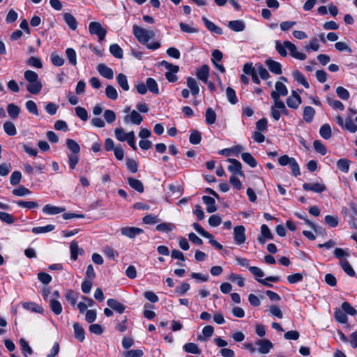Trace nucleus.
Segmentation results:
<instances>
[{
	"label": "nucleus",
	"instance_id": "1",
	"mask_svg": "<svg viewBox=\"0 0 357 357\" xmlns=\"http://www.w3.org/2000/svg\"><path fill=\"white\" fill-rule=\"evenodd\" d=\"M24 79L28 82L26 90L31 94H38L42 89V84L39 80L38 75L31 70H27L24 73Z\"/></svg>",
	"mask_w": 357,
	"mask_h": 357
},
{
	"label": "nucleus",
	"instance_id": "2",
	"mask_svg": "<svg viewBox=\"0 0 357 357\" xmlns=\"http://www.w3.org/2000/svg\"><path fill=\"white\" fill-rule=\"evenodd\" d=\"M132 33L137 40L142 44H146L149 40L155 36V32L147 30L136 24L132 26Z\"/></svg>",
	"mask_w": 357,
	"mask_h": 357
},
{
	"label": "nucleus",
	"instance_id": "3",
	"mask_svg": "<svg viewBox=\"0 0 357 357\" xmlns=\"http://www.w3.org/2000/svg\"><path fill=\"white\" fill-rule=\"evenodd\" d=\"M89 31L91 35H96L98 37L99 41L103 40L107 33V30L98 22H90Z\"/></svg>",
	"mask_w": 357,
	"mask_h": 357
},
{
	"label": "nucleus",
	"instance_id": "4",
	"mask_svg": "<svg viewBox=\"0 0 357 357\" xmlns=\"http://www.w3.org/2000/svg\"><path fill=\"white\" fill-rule=\"evenodd\" d=\"M275 90L271 93V96L275 101H280V96H286L288 94V89L282 82H277L275 84Z\"/></svg>",
	"mask_w": 357,
	"mask_h": 357
},
{
	"label": "nucleus",
	"instance_id": "5",
	"mask_svg": "<svg viewBox=\"0 0 357 357\" xmlns=\"http://www.w3.org/2000/svg\"><path fill=\"white\" fill-rule=\"evenodd\" d=\"M227 160L229 162H230V165L228 166L227 169L229 172L232 174V175L240 176L242 177L245 176V174L242 171V165L238 160L234 158H229Z\"/></svg>",
	"mask_w": 357,
	"mask_h": 357
},
{
	"label": "nucleus",
	"instance_id": "6",
	"mask_svg": "<svg viewBox=\"0 0 357 357\" xmlns=\"http://www.w3.org/2000/svg\"><path fill=\"white\" fill-rule=\"evenodd\" d=\"M234 240L236 244L239 245L245 242V228L243 225L236 226L234 228Z\"/></svg>",
	"mask_w": 357,
	"mask_h": 357
},
{
	"label": "nucleus",
	"instance_id": "7",
	"mask_svg": "<svg viewBox=\"0 0 357 357\" xmlns=\"http://www.w3.org/2000/svg\"><path fill=\"white\" fill-rule=\"evenodd\" d=\"M286 103L289 108L296 109L302 103V99L297 92L293 90L291 95L287 98Z\"/></svg>",
	"mask_w": 357,
	"mask_h": 357
},
{
	"label": "nucleus",
	"instance_id": "8",
	"mask_svg": "<svg viewBox=\"0 0 357 357\" xmlns=\"http://www.w3.org/2000/svg\"><path fill=\"white\" fill-rule=\"evenodd\" d=\"M284 47H286L287 48V50L289 52V54L293 58L296 59L300 61H303L307 58L305 54L298 52L297 50L296 46L291 42L286 40Z\"/></svg>",
	"mask_w": 357,
	"mask_h": 357
},
{
	"label": "nucleus",
	"instance_id": "9",
	"mask_svg": "<svg viewBox=\"0 0 357 357\" xmlns=\"http://www.w3.org/2000/svg\"><path fill=\"white\" fill-rule=\"evenodd\" d=\"M284 47H286L287 48V50L289 52V54L293 58L296 59L300 61H303L307 58L305 54L298 52L297 50L296 46L291 42L286 40Z\"/></svg>",
	"mask_w": 357,
	"mask_h": 357
},
{
	"label": "nucleus",
	"instance_id": "10",
	"mask_svg": "<svg viewBox=\"0 0 357 357\" xmlns=\"http://www.w3.org/2000/svg\"><path fill=\"white\" fill-rule=\"evenodd\" d=\"M143 121V116L136 110H132L130 114L123 118L125 123H132L139 125Z\"/></svg>",
	"mask_w": 357,
	"mask_h": 357
},
{
	"label": "nucleus",
	"instance_id": "11",
	"mask_svg": "<svg viewBox=\"0 0 357 357\" xmlns=\"http://www.w3.org/2000/svg\"><path fill=\"white\" fill-rule=\"evenodd\" d=\"M303 188L305 191H312L317 193H321L326 190V185L322 183H305Z\"/></svg>",
	"mask_w": 357,
	"mask_h": 357
},
{
	"label": "nucleus",
	"instance_id": "12",
	"mask_svg": "<svg viewBox=\"0 0 357 357\" xmlns=\"http://www.w3.org/2000/svg\"><path fill=\"white\" fill-rule=\"evenodd\" d=\"M143 232L142 229L135 227H125L121 229V234L130 238H133Z\"/></svg>",
	"mask_w": 357,
	"mask_h": 357
},
{
	"label": "nucleus",
	"instance_id": "13",
	"mask_svg": "<svg viewBox=\"0 0 357 357\" xmlns=\"http://www.w3.org/2000/svg\"><path fill=\"white\" fill-rule=\"evenodd\" d=\"M255 344L259 346L258 351L263 354H268L273 347L272 342L267 339L258 340Z\"/></svg>",
	"mask_w": 357,
	"mask_h": 357
},
{
	"label": "nucleus",
	"instance_id": "14",
	"mask_svg": "<svg viewBox=\"0 0 357 357\" xmlns=\"http://www.w3.org/2000/svg\"><path fill=\"white\" fill-rule=\"evenodd\" d=\"M273 238V236L268 226L266 225H262L261 226V236L257 237L258 242L261 244H264L266 239L271 240Z\"/></svg>",
	"mask_w": 357,
	"mask_h": 357
},
{
	"label": "nucleus",
	"instance_id": "15",
	"mask_svg": "<svg viewBox=\"0 0 357 357\" xmlns=\"http://www.w3.org/2000/svg\"><path fill=\"white\" fill-rule=\"evenodd\" d=\"M265 63L273 73L276 75L282 74V65L279 62L268 59L266 60Z\"/></svg>",
	"mask_w": 357,
	"mask_h": 357
},
{
	"label": "nucleus",
	"instance_id": "16",
	"mask_svg": "<svg viewBox=\"0 0 357 357\" xmlns=\"http://www.w3.org/2000/svg\"><path fill=\"white\" fill-rule=\"evenodd\" d=\"M97 70L102 77L111 79L114 77L112 69L104 63H100L97 66Z\"/></svg>",
	"mask_w": 357,
	"mask_h": 357
},
{
	"label": "nucleus",
	"instance_id": "17",
	"mask_svg": "<svg viewBox=\"0 0 357 357\" xmlns=\"http://www.w3.org/2000/svg\"><path fill=\"white\" fill-rule=\"evenodd\" d=\"M333 253L335 257L338 259L340 265L343 262L347 261V259L350 256L348 249L344 250L342 248H337L334 250Z\"/></svg>",
	"mask_w": 357,
	"mask_h": 357
},
{
	"label": "nucleus",
	"instance_id": "18",
	"mask_svg": "<svg viewBox=\"0 0 357 357\" xmlns=\"http://www.w3.org/2000/svg\"><path fill=\"white\" fill-rule=\"evenodd\" d=\"M197 77L204 83H207L209 77V67L207 65H203L197 70Z\"/></svg>",
	"mask_w": 357,
	"mask_h": 357
},
{
	"label": "nucleus",
	"instance_id": "19",
	"mask_svg": "<svg viewBox=\"0 0 357 357\" xmlns=\"http://www.w3.org/2000/svg\"><path fill=\"white\" fill-rule=\"evenodd\" d=\"M186 84L188 89H190L192 95L193 96H196L199 93V86L197 81L191 77L187 78Z\"/></svg>",
	"mask_w": 357,
	"mask_h": 357
},
{
	"label": "nucleus",
	"instance_id": "20",
	"mask_svg": "<svg viewBox=\"0 0 357 357\" xmlns=\"http://www.w3.org/2000/svg\"><path fill=\"white\" fill-rule=\"evenodd\" d=\"M107 304L110 308L119 314H122L126 309L125 305L114 298L108 299Z\"/></svg>",
	"mask_w": 357,
	"mask_h": 357
},
{
	"label": "nucleus",
	"instance_id": "21",
	"mask_svg": "<svg viewBox=\"0 0 357 357\" xmlns=\"http://www.w3.org/2000/svg\"><path fill=\"white\" fill-rule=\"evenodd\" d=\"M22 307L25 310L33 312H37L40 314H43L44 312V309L43 307L33 302H24L22 303Z\"/></svg>",
	"mask_w": 357,
	"mask_h": 357
},
{
	"label": "nucleus",
	"instance_id": "22",
	"mask_svg": "<svg viewBox=\"0 0 357 357\" xmlns=\"http://www.w3.org/2000/svg\"><path fill=\"white\" fill-rule=\"evenodd\" d=\"M202 22L204 23L206 27L211 32L218 35L222 34V30L220 27L215 25L213 22H211L206 17H202Z\"/></svg>",
	"mask_w": 357,
	"mask_h": 357
},
{
	"label": "nucleus",
	"instance_id": "23",
	"mask_svg": "<svg viewBox=\"0 0 357 357\" xmlns=\"http://www.w3.org/2000/svg\"><path fill=\"white\" fill-rule=\"evenodd\" d=\"M43 212L47 215H56L63 212L66 209L63 207H58L50 204H46L43 208Z\"/></svg>",
	"mask_w": 357,
	"mask_h": 357
},
{
	"label": "nucleus",
	"instance_id": "24",
	"mask_svg": "<svg viewBox=\"0 0 357 357\" xmlns=\"http://www.w3.org/2000/svg\"><path fill=\"white\" fill-rule=\"evenodd\" d=\"M292 76L295 81L298 84L303 85L305 89L310 88V84L305 77V75L298 70H294L292 73Z\"/></svg>",
	"mask_w": 357,
	"mask_h": 357
},
{
	"label": "nucleus",
	"instance_id": "25",
	"mask_svg": "<svg viewBox=\"0 0 357 357\" xmlns=\"http://www.w3.org/2000/svg\"><path fill=\"white\" fill-rule=\"evenodd\" d=\"M202 200L206 206V211L208 213H213L217 211L215 199L209 196H203Z\"/></svg>",
	"mask_w": 357,
	"mask_h": 357
},
{
	"label": "nucleus",
	"instance_id": "26",
	"mask_svg": "<svg viewBox=\"0 0 357 357\" xmlns=\"http://www.w3.org/2000/svg\"><path fill=\"white\" fill-rule=\"evenodd\" d=\"M228 26L235 32H240L245 29V24L242 20H231L229 22Z\"/></svg>",
	"mask_w": 357,
	"mask_h": 357
},
{
	"label": "nucleus",
	"instance_id": "27",
	"mask_svg": "<svg viewBox=\"0 0 357 357\" xmlns=\"http://www.w3.org/2000/svg\"><path fill=\"white\" fill-rule=\"evenodd\" d=\"M128 183L138 192L142 193L144 192V185L141 181L132 177H129L128 178Z\"/></svg>",
	"mask_w": 357,
	"mask_h": 357
},
{
	"label": "nucleus",
	"instance_id": "28",
	"mask_svg": "<svg viewBox=\"0 0 357 357\" xmlns=\"http://www.w3.org/2000/svg\"><path fill=\"white\" fill-rule=\"evenodd\" d=\"M63 20L70 29L74 31L77 29V21L72 14L68 13H64Z\"/></svg>",
	"mask_w": 357,
	"mask_h": 357
},
{
	"label": "nucleus",
	"instance_id": "29",
	"mask_svg": "<svg viewBox=\"0 0 357 357\" xmlns=\"http://www.w3.org/2000/svg\"><path fill=\"white\" fill-rule=\"evenodd\" d=\"M315 115V110L313 107L310 106H306L303 109V119L307 123H310L312 121Z\"/></svg>",
	"mask_w": 357,
	"mask_h": 357
},
{
	"label": "nucleus",
	"instance_id": "30",
	"mask_svg": "<svg viewBox=\"0 0 357 357\" xmlns=\"http://www.w3.org/2000/svg\"><path fill=\"white\" fill-rule=\"evenodd\" d=\"M75 337L80 342H82L85 339V332L84 328L78 324L75 323L73 324Z\"/></svg>",
	"mask_w": 357,
	"mask_h": 357
},
{
	"label": "nucleus",
	"instance_id": "31",
	"mask_svg": "<svg viewBox=\"0 0 357 357\" xmlns=\"http://www.w3.org/2000/svg\"><path fill=\"white\" fill-rule=\"evenodd\" d=\"M183 349L186 353L189 354H200L202 353V351L199 348L198 345L192 342L185 344L183 347Z\"/></svg>",
	"mask_w": 357,
	"mask_h": 357
},
{
	"label": "nucleus",
	"instance_id": "32",
	"mask_svg": "<svg viewBox=\"0 0 357 357\" xmlns=\"http://www.w3.org/2000/svg\"><path fill=\"white\" fill-rule=\"evenodd\" d=\"M342 213L349 216L354 220L357 219V206L354 203H350L348 208H343Z\"/></svg>",
	"mask_w": 357,
	"mask_h": 357
},
{
	"label": "nucleus",
	"instance_id": "33",
	"mask_svg": "<svg viewBox=\"0 0 357 357\" xmlns=\"http://www.w3.org/2000/svg\"><path fill=\"white\" fill-rule=\"evenodd\" d=\"M20 111V107L13 103L9 104L7 107L8 114L13 119H15L19 116Z\"/></svg>",
	"mask_w": 357,
	"mask_h": 357
},
{
	"label": "nucleus",
	"instance_id": "34",
	"mask_svg": "<svg viewBox=\"0 0 357 357\" xmlns=\"http://www.w3.org/2000/svg\"><path fill=\"white\" fill-rule=\"evenodd\" d=\"M147 90L153 94L158 95L159 93V89L157 82L153 78H148L146 81Z\"/></svg>",
	"mask_w": 357,
	"mask_h": 357
},
{
	"label": "nucleus",
	"instance_id": "35",
	"mask_svg": "<svg viewBox=\"0 0 357 357\" xmlns=\"http://www.w3.org/2000/svg\"><path fill=\"white\" fill-rule=\"evenodd\" d=\"M54 229L55 226L54 225H47L46 226L33 227L31 231L35 234H40L50 232Z\"/></svg>",
	"mask_w": 357,
	"mask_h": 357
},
{
	"label": "nucleus",
	"instance_id": "36",
	"mask_svg": "<svg viewBox=\"0 0 357 357\" xmlns=\"http://www.w3.org/2000/svg\"><path fill=\"white\" fill-rule=\"evenodd\" d=\"M116 81H117L119 85L122 88V89L123 91H127L129 90L130 86H129V84L128 82V79H127V77L124 74L119 73L116 76Z\"/></svg>",
	"mask_w": 357,
	"mask_h": 357
},
{
	"label": "nucleus",
	"instance_id": "37",
	"mask_svg": "<svg viewBox=\"0 0 357 357\" xmlns=\"http://www.w3.org/2000/svg\"><path fill=\"white\" fill-rule=\"evenodd\" d=\"M242 160L250 167L254 168L257 167V162L255 158L250 153H243L241 154Z\"/></svg>",
	"mask_w": 357,
	"mask_h": 357
},
{
	"label": "nucleus",
	"instance_id": "38",
	"mask_svg": "<svg viewBox=\"0 0 357 357\" xmlns=\"http://www.w3.org/2000/svg\"><path fill=\"white\" fill-rule=\"evenodd\" d=\"M319 135L325 139H328L331 137V128L328 123L322 125L319 129Z\"/></svg>",
	"mask_w": 357,
	"mask_h": 357
},
{
	"label": "nucleus",
	"instance_id": "39",
	"mask_svg": "<svg viewBox=\"0 0 357 357\" xmlns=\"http://www.w3.org/2000/svg\"><path fill=\"white\" fill-rule=\"evenodd\" d=\"M350 161L345 158L337 160V167L339 170L344 173H348L349 171Z\"/></svg>",
	"mask_w": 357,
	"mask_h": 357
},
{
	"label": "nucleus",
	"instance_id": "40",
	"mask_svg": "<svg viewBox=\"0 0 357 357\" xmlns=\"http://www.w3.org/2000/svg\"><path fill=\"white\" fill-rule=\"evenodd\" d=\"M66 146L73 153L78 154L80 152V146L74 139H67Z\"/></svg>",
	"mask_w": 357,
	"mask_h": 357
},
{
	"label": "nucleus",
	"instance_id": "41",
	"mask_svg": "<svg viewBox=\"0 0 357 357\" xmlns=\"http://www.w3.org/2000/svg\"><path fill=\"white\" fill-rule=\"evenodd\" d=\"M78 296H79L78 293L75 292L70 289L68 290L65 294V297H66V300L73 307L76 304L77 300L78 299Z\"/></svg>",
	"mask_w": 357,
	"mask_h": 357
},
{
	"label": "nucleus",
	"instance_id": "42",
	"mask_svg": "<svg viewBox=\"0 0 357 357\" xmlns=\"http://www.w3.org/2000/svg\"><path fill=\"white\" fill-rule=\"evenodd\" d=\"M206 123L208 125H212L215 123L216 121V114L215 111L209 107L206 110Z\"/></svg>",
	"mask_w": 357,
	"mask_h": 357
},
{
	"label": "nucleus",
	"instance_id": "43",
	"mask_svg": "<svg viewBox=\"0 0 357 357\" xmlns=\"http://www.w3.org/2000/svg\"><path fill=\"white\" fill-rule=\"evenodd\" d=\"M202 140L201 132L197 130H190L189 141L192 144H199Z\"/></svg>",
	"mask_w": 357,
	"mask_h": 357
},
{
	"label": "nucleus",
	"instance_id": "44",
	"mask_svg": "<svg viewBox=\"0 0 357 357\" xmlns=\"http://www.w3.org/2000/svg\"><path fill=\"white\" fill-rule=\"evenodd\" d=\"M155 229L158 231L168 233L175 229V225L169 222H163L158 225Z\"/></svg>",
	"mask_w": 357,
	"mask_h": 357
},
{
	"label": "nucleus",
	"instance_id": "45",
	"mask_svg": "<svg viewBox=\"0 0 357 357\" xmlns=\"http://www.w3.org/2000/svg\"><path fill=\"white\" fill-rule=\"evenodd\" d=\"M335 319L341 324H346L348 321V317L344 311L340 309H336L334 312Z\"/></svg>",
	"mask_w": 357,
	"mask_h": 357
},
{
	"label": "nucleus",
	"instance_id": "46",
	"mask_svg": "<svg viewBox=\"0 0 357 357\" xmlns=\"http://www.w3.org/2000/svg\"><path fill=\"white\" fill-rule=\"evenodd\" d=\"M3 130L9 136H14L17 134V130L15 125L10 121H6L3 123Z\"/></svg>",
	"mask_w": 357,
	"mask_h": 357
},
{
	"label": "nucleus",
	"instance_id": "47",
	"mask_svg": "<svg viewBox=\"0 0 357 357\" xmlns=\"http://www.w3.org/2000/svg\"><path fill=\"white\" fill-rule=\"evenodd\" d=\"M110 53L117 59H121L123 57V50L117 44H112L109 47Z\"/></svg>",
	"mask_w": 357,
	"mask_h": 357
},
{
	"label": "nucleus",
	"instance_id": "48",
	"mask_svg": "<svg viewBox=\"0 0 357 357\" xmlns=\"http://www.w3.org/2000/svg\"><path fill=\"white\" fill-rule=\"evenodd\" d=\"M50 305L52 311L55 314L59 315L62 312L63 307L59 301L54 299L51 300L50 302Z\"/></svg>",
	"mask_w": 357,
	"mask_h": 357
},
{
	"label": "nucleus",
	"instance_id": "49",
	"mask_svg": "<svg viewBox=\"0 0 357 357\" xmlns=\"http://www.w3.org/2000/svg\"><path fill=\"white\" fill-rule=\"evenodd\" d=\"M75 114L78 118H79L83 121H86L89 118L88 112L84 107H76L75 108Z\"/></svg>",
	"mask_w": 357,
	"mask_h": 357
},
{
	"label": "nucleus",
	"instance_id": "50",
	"mask_svg": "<svg viewBox=\"0 0 357 357\" xmlns=\"http://www.w3.org/2000/svg\"><path fill=\"white\" fill-rule=\"evenodd\" d=\"M20 344L21 346L22 353L24 355V356L26 357V356L32 354V353H33L32 349L31 348V347L29 345L27 342L24 338H21L20 340Z\"/></svg>",
	"mask_w": 357,
	"mask_h": 357
},
{
	"label": "nucleus",
	"instance_id": "51",
	"mask_svg": "<svg viewBox=\"0 0 357 357\" xmlns=\"http://www.w3.org/2000/svg\"><path fill=\"white\" fill-rule=\"evenodd\" d=\"M326 101L327 103L334 109H337L340 111H343L344 109V105L340 100H334L331 98H327Z\"/></svg>",
	"mask_w": 357,
	"mask_h": 357
},
{
	"label": "nucleus",
	"instance_id": "52",
	"mask_svg": "<svg viewBox=\"0 0 357 357\" xmlns=\"http://www.w3.org/2000/svg\"><path fill=\"white\" fill-rule=\"evenodd\" d=\"M26 64L29 66L40 69L43 68V63L38 57L31 56L27 61Z\"/></svg>",
	"mask_w": 357,
	"mask_h": 357
},
{
	"label": "nucleus",
	"instance_id": "53",
	"mask_svg": "<svg viewBox=\"0 0 357 357\" xmlns=\"http://www.w3.org/2000/svg\"><path fill=\"white\" fill-rule=\"evenodd\" d=\"M226 96L228 101L231 104L234 105L238 102V98L236 97V92L232 88L227 87L226 89Z\"/></svg>",
	"mask_w": 357,
	"mask_h": 357
},
{
	"label": "nucleus",
	"instance_id": "54",
	"mask_svg": "<svg viewBox=\"0 0 357 357\" xmlns=\"http://www.w3.org/2000/svg\"><path fill=\"white\" fill-rule=\"evenodd\" d=\"M66 56L69 61V63L73 66L77 64V54L74 49L67 48L66 50Z\"/></svg>",
	"mask_w": 357,
	"mask_h": 357
},
{
	"label": "nucleus",
	"instance_id": "55",
	"mask_svg": "<svg viewBox=\"0 0 357 357\" xmlns=\"http://www.w3.org/2000/svg\"><path fill=\"white\" fill-rule=\"evenodd\" d=\"M0 220L6 224L11 225L15 222V218L10 213L0 211Z\"/></svg>",
	"mask_w": 357,
	"mask_h": 357
},
{
	"label": "nucleus",
	"instance_id": "56",
	"mask_svg": "<svg viewBox=\"0 0 357 357\" xmlns=\"http://www.w3.org/2000/svg\"><path fill=\"white\" fill-rule=\"evenodd\" d=\"M325 223L331 227H335L339 223V218L337 215H326L324 218Z\"/></svg>",
	"mask_w": 357,
	"mask_h": 357
},
{
	"label": "nucleus",
	"instance_id": "57",
	"mask_svg": "<svg viewBox=\"0 0 357 357\" xmlns=\"http://www.w3.org/2000/svg\"><path fill=\"white\" fill-rule=\"evenodd\" d=\"M15 203L18 206L28 209L36 208L38 207V204L33 201H17Z\"/></svg>",
	"mask_w": 357,
	"mask_h": 357
},
{
	"label": "nucleus",
	"instance_id": "58",
	"mask_svg": "<svg viewBox=\"0 0 357 357\" xmlns=\"http://www.w3.org/2000/svg\"><path fill=\"white\" fill-rule=\"evenodd\" d=\"M105 94L107 97L111 100H116L118 98V92L116 89L112 85H108L105 89Z\"/></svg>",
	"mask_w": 357,
	"mask_h": 357
},
{
	"label": "nucleus",
	"instance_id": "59",
	"mask_svg": "<svg viewBox=\"0 0 357 357\" xmlns=\"http://www.w3.org/2000/svg\"><path fill=\"white\" fill-rule=\"evenodd\" d=\"M12 193L15 196L23 197L29 195L31 192L23 185H20L19 188L14 189Z\"/></svg>",
	"mask_w": 357,
	"mask_h": 357
},
{
	"label": "nucleus",
	"instance_id": "60",
	"mask_svg": "<svg viewBox=\"0 0 357 357\" xmlns=\"http://www.w3.org/2000/svg\"><path fill=\"white\" fill-rule=\"evenodd\" d=\"M336 93L337 96L343 100H347L350 97V93L348 90L342 86L337 87Z\"/></svg>",
	"mask_w": 357,
	"mask_h": 357
},
{
	"label": "nucleus",
	"instance_id": "61",
	"mask_svg": "<svg viewBox=\"0 0 357 357\" xmlns=\"http://www.w3.org/2000/svg\"><path fill=\"white\" fill-rule=\"evenodd\" d=\"M103 116L106 122L108 123H112L116 119L115 112L111 109H106L104 112Z\"/></svg>",
	"mask_w": 357,
	"mask_h": 357
},
{
	"label": "nucleus",
	"instance_id": "62",
	"mask_svg": "<svg viewBox=\"0 0 357 357\" xmlns=\"http://www.w3.org/2000/svg\"><path fill=\"white\" fill-rule=\"evenodd\" d=\"M313 146L316 151L322 155H324L327 153V149L324 144L319 140H315L313 143Z\"/></svg>",
	"mask_w": 357,
	"mask_h": 357
},
{
	"label": "nucleus",
	"instance_id": "63",
	"mask_svg": "<svg viewBox=\"0 0 357 357\" xmlns=\"http://www.w3.org/2000/svg\"><path fill=\"white\" fill-rule=\"evenodd\" d=\"M305 50L306 51L312 50L314 52H317L319 49V43L316 38H313L310 40L309 45L305 46Z\"/></svg>",
	"mask_w": 357,
	"mask_h": 357
},
{
	"label": "nucleus",
	"instance_id": "64",
	"mask_svg": "<svg viewBox=\"0 0 357 357\" xmlns=\"http://www.w3.org/2000/svg\"><path fill=\"white\" fill-rule=\"evenodd\" d=\"M22 178V174L19 171H14L10 177V183L12 185H17Z\"/></svg>",
	"mask_w": 357,
	"mask_h": 357
}]
</instances>
